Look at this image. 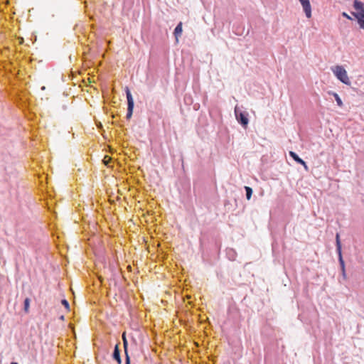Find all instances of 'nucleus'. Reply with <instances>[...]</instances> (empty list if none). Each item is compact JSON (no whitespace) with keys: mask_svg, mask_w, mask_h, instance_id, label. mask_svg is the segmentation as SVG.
I'll list each match as a JSON object with an SVG mask.
<instances>
[{"mask_svg":"<svg viewBox=\"0 0 364 364\" xmlns=\"http://www.w3.org/2000/svg\"><path fill=\"white\" fill-rule=\"evenodd\" d=\"M300 164H301L305 168L306 170L308 169V166L304 161V163H301Z\"/></svg>","mask_w":364,"mask_h":364,"instance_id":"nucleus-20","label":"nucleus"},{"mask_svg":"<svg viewBox=\"0 0 364 364\" xmlns=\"http://www.w3.org/2000/svg\"><path fill=\"white\" fill-rule=\"evenodd\" d=\"M122 341H123V346H124V348L125 355L127 356V354H128V351H127L128 341L126 338L125 333H123V334H122Z\"/></svg>","mask_w":364,"mask_h":364,"instance_id":"nucleus-13","label":"nucleus"},{"mask_svg":"<svg viewBox=\"0 0 364 364\" xmlns=\"http://www.w3.org/2000/svg\"><path fill=\"white\" fill-rule=\"evenodd\" d=\"M125 364H130V358L128 354H127L125 358Z\"/></svg>","mask_w":364,"mask_h":364,"instance_id":"nucleus-18","label":"nucleus"},{"mask_svg":"<svg viewBox=\"0 0 364 364\" xmlns=\"http://www.w3.org/2000/svg\"><path fill=\"white\" fill-rule=\"evenodd\" d=\"M235 115L237 122L244 128H246L249 123V119L247 118L248 114L246 112H242L240 108L236 105L235 107Z\"/></svg>","mask_w":364,"mask_h":364,"instance_id":"nucleus-3","label":"nucleus"},{"mask_svg":"<svg viewBox=\"0 0 364 364\" xmlns=\"http://www.w3.org/2000/svg\"><path fill=\"white\" fill-rule=\"evenodd\" d=\"M300 164H301L305 168L306 170L308 169V166L304 161V163H301Z\"/></svg>","mask_w":364,"mask_h":364,"instance_id":"nucleus-22","label":"nucleus"},{"mask_svg":"<svg viewBox=\"0 0 364 364\" xmlns=\"http://www.w3.org/2000/svg\"><path fill=\"white\" fill-rule=\"evenodd\" d=\"M174 36L176 38V41H178V37L181 36V33H182V23L180 22L177 26L174 29Z\"/></svg>","mask_w":364,"mask_h":364,"instance_id":"nucleus-9","label":"nucleus"},{"mask_svg":"<svg viewBox=\"0 0 364 364\" xmlns=\"http://www.w3.org/2000/svg\"><path fill=\"white\" fill-rule=\"evenodd\" d=\"M126 95L127 99V118H130L132 115L133 109H134V100L132 97V95L131 94V92L128 88L126 90Z\"/></svg>","mask_w":364,"mask_h":364,"instance_id":"nucleus-4","label":"nucleus"},{"mask_svg":"<svg viewBox=\"0 0 364 364\" xmlns=\"http://www.w3.org/2000/svg\"><path fill=\"white\" fill-rule=\"evenodd\" d=\"M307 18L311 17V6L309 0H299Z\"/></svg>","mask_w":364,"mask_h":364,"instance_id":"nucleus-5","label":"nucleus"},{"mask_svg":"<svg viewBox=\"0 0 364 364\" xmlns=\"http://www.w3.org/2000/svg\"><path fill=\"white\" fill-rule=\"evenodd\" d=\"M289 155L298 164L304 163V160L301 159L295 152L289 151Z\"/></svg>","mask_w":364,"mask_h":364,"instance_id":"nucleus-12","label":"nucleus"},{"mask_svg":"<svg viewBox=\"0 0 364 364\" xmlns=\"http://www.w3.org/2000/svg\"><path fill=\"white\" fill-rule=\"evenodd\" d=\"M112 357H113V359H114L117 362L118 364L122 363V360H121V357H120V351L119 349V343L116 344V346L114 347Z\"/></svg>","mask_w":364,"mask_h":364,"instance_id":"nucleus-6","label":"nucleus"},{"mask_svg":"<svg viewBox=\"0 0 364 364\" xmlns=\"http://www.w3.org/2000/svg\"><path fill=\"white\" fill-rule=\"evenodd\" d=\"M300 164H301L305 168L306 170L308 169V166L304 161V163H301Z\"/></svg>","mask_w":364,"mask_h":364,"instance_id":"nucleus-21","label":"nucleus"},{"mask_svg":"<svg viewBox=\"0 0 364 364\" xmlns=\"http://www.w3.org/2000/svg\"><path fill=\"white\" fill-rule=\"evenodd\" d=\"M342 15H343V16H344V17H346V18H348V19H351V18H350V16H349L346 13H345V12H343V13L342 14Z\"/></svg>","mask_w":364,"mask_h":364,"instance_id":"nucleus-19","label":"nucleus"},{"mask_svg":"<svg viewBox=\"0 0 364 364\" xmlns=\"http://www.w3.org/2000/svg\"><path fill=\"white\" fill-rule=\"evenodd\" d=\"M336 77L346 85H350V81L346 70L341 65H336L331 68Z\"/></svg>","mask_w":364,"mask_h":364,"instance_id":"nucleus-2","label":"nucleus"},{"mask_svg":"<svg viewBox=\"0 0 364 364\" xmlns=\"http://www.w3.org/2000/svg\"><path fill=\"white\" fill-rule=\"evenodd\" d=\"M328 93L330 95H332L334 97L335 100L336 101L338 106H339L341 107H343V102H342L341 97L338 96V95L337 93L333 92H329Z\"/></svg>","mask_w":364,"mask_h":364,"instance_id":"nucleus-11","label":"nucleus"},{"mask_svg":"<svg viewBox=\"0 0 364 364\" xmlns=\"http://www.w3.org/2000/svg\"><path fill=\"white\" fill-rule=\"evenodd\" d=\"M109 161H111V158H110V157H109L108 156H105L104 157L103 162H104L106 165H107V164H108V163L109 162Z\"/></svg>","mask_w":364,"mask_h":364,"instance_id":"nucleus-17","label":"nucleus"},{"mask_svg":"<svg viewBox=\"0 0 364 364\" xmlns=\"http://www.w3.org/2000/svg\"><path fill=\"white\" fill-rule=\"evenodd\" d=\"M29 304H30V299L28 298H26L24 300V310L26 312L28 311Z\"/></svg>","mask_w":364,"mask_h":364,"instance_id":"nucleus-15","label":"nucleus"},{"mask_svg":"<svg viewBox=\"0 0 364 364\" xmlns=\"http://www.w3.org/2000/svg\"><path fill=\"white\" fill-rule=\"evenodd\" d=\"M338 261L340 263L341 272H342V276L344 279L346 278V269H345V263L343 259L342 254H338Z\"/></svg>","mask_w":364,"mask_h":364,"instance_id":"nucleus-7","label":"nucleus"},{"mask_svg":"<svg viewBox=\"0 0 364 364\" xmlns=\"http://www.w3.org/2000/svg\"><path fill=\"white\" fill-rule=\"evenodd\" d=\"M353 8L356 11L352 12V14L357 18L360 28L364 29V4L358 0H355Z\"/></svg>","mask_w":364,"mask_h":364,"instance_id":"nucleus-1","label":"nucleus"},{"mask_svg":"<svg viewBox=\"0 0 364 364\" xmlns=\"http://www.w3.org/2000/svg\"><path fill=\"white\" fill-rule=\"evenodd\" d=\"M226 254L230 260H232V261L235 260L236 257H237V253L233 249H232V248L227 249Z\"/></svg>","mask_w":364,"mask_h":364,"instance_id":"nucleus-8","label":"nucleus"},{"mask_svg":"<svg viewBox=\"0 0 364 364\" xmlns=\"http://www.w3.org/2000/svg\"><path fill=\"white\" fill-rule=\"evenodd\" d=\"M336 251H337L338 255V254H342V252H341V244L340 236H339L338 233H337L336 235Z\"/></svg>","mask_w":364,"mask_h":364,"instance_id":"nucleus-10","label":"nucleus"},{"mask_svg":"<svg viewBox=\"0 0 364 364\" xmlns=\"http://www.w3.org/2000/svg\"><path fill=\"white\" fill-rule=\"evenodd\" d=\"M11 364H18V363L16 362H12Z\"/></svg>","mask_w":364,"mask_h":364,"instance_id":"nucleus-23","label":"nucleus"},{"mask_svg":"<svg viewBox=\"0 0 364 364\" xmlns=\"http://www.w3.org/2000/svg\"><path fill=\"white\" fill-rule=\"evenodd\" d=\"M61 303H62V304L65 306V308L67 310H69V309H70V305H69L68 301L66 299H63V300L61 301Z\"/></svg>","mask_w":364,"mask_h":364,"instance_id":"nucleus-16","label":"nucleus"},{"mask_svg":"<svg viewBox=\"0 0 364 364\" xmlns=\"http://www.w3.org/2000/svg\"><path fill=\"white\" fill-rule=\"evenodd\" d=\"M245 189L246 192V198L247 200H250L252 194V189L249 186H245Z\"/></svg>","mask_w":364,"mask_h":364,"instance_id":"nucleus-14","label":"nucleus"}]
</instances>
